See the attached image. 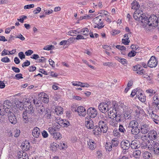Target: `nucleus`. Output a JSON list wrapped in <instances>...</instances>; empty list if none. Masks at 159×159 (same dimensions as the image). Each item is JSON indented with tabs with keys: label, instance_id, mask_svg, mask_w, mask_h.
I'll return each mask as SVG.
<instances>
[{
	"label": "nucleus",
	"instance_id": "f257e3e1",
	"mask_svg": "<svg viewBox=\"0 0 159 159\" xmlns=\"http://www.w3.org/2000/svg\"><path fill=\"white\" fill-rule=\"evenodd\" d=\"M145 22H144L143 25L146 26L148 25L149 26L156 27L158 25V19L157 17L155 15L153 14L148 17L146 16L145 17Z\"/></svg>",
	"mask_w": 159,
	"mask_h": 159
},
{
	"label": "nucleus",
	"instance_id": "f03ea898",
	"mask_svg": "<svg viewBox=\"0 0 159 159\" xmlns=\"http://www.w3.org/2000/svg\"><path fill=\"white\" fill-rule=\"evenodd\" d=\"M12 106V103L10 100H7L4 101L3 104L0 103V116L6 115L5 111L7 109H9L10 111H12L11 107Z\"/></svg>",
	"mask_w": 159,
	"mask_h": 159
},
{
	"label": "nucleus",
	"instance_id": "7ed1b4c3",
	"mask_svg": "<svg viewBox=\"0 0 159 159\" xmlns=\"http://www.w3.org/2000/svg\"><path fill=\"white\" fill-rule=\"evenodd\" d=\"M133 16L135 20L139 21H141L143 24L144 22H145L146 15L145 14H143L142 11L140 10H136Z\"/></svg>",
	"mask_w": 159,
	"mask_h": 159
},
{
	"label": "nucleus",
	"instance_id": "20e7f679",
	"mask_svg": "<svg viewBox=\"0 0 159 159\" xmlns=\"http://www.w3.org/2000/svg\"><path fill=\"white\" fill-rule=\"evenodd\" d=\"M12 111H10L9 109H7L5 111L6 114H7L8 120L12 124L15 125L17 122V119L14 113Z\"/></svg>",
	"mask_w": 159,
	"mask_h": 159
},
{
	"label": "nucleus",
	"instance_id": "39448f33",
	"mask_svg": "<svg viewBox=\"0 0 159 159\" xmlns=\"http://www.w3.org/2000/svg\"><path fill=\"white\" fill-rule=\"evenodd\" d=\"M102 16L99 15L93 19V21L96 24L94 27V28H97L98 29H100L104 27V25H102L103 23L102 21Z\"/></svg>",
	"mask_w": 159,
	"mask_h": 159
},
{
	"label": "nucleus",
	"instance_id": "423d86ee",
	"mask_svg": "<svg viewBox=\"0 0 159 159\" xmlns=\"http://www.w3.org/2000/svg\"><path fill=\"white\" fill-rule=\"evenodd\" d=\"M152 147H151V150H153V152L157 156L159 155V143L156 141L152 140Z\"/></svg>",
	"mask_w": 159,
	"mask_h": 159
},
{
	"label": "nucleus",
	"instance_id": "0eeeda50",
	"mask_svg": "<svg viewBox=\"0 0 159 159\" xmlns=\"http://www.w3.org/2000/svg\"><path fill=\"white\" fill-rule=\"evenodd\" d=\"M140 131L143 134H145L150 131L151 127L149 124L144 122H142L140 124Z\"/></svg>",
	"mask_w": 159,
	"mask_h": 159
},
{
	"label": "nucleus",
	"instance_id": "6e6552de",
	"mask_svg": "<svg viewBox=\"0 0 159 159\" xmlns=\"http://www.w3.org/2000/svg\"><path fill=\"white\" fill-rule=\"evenodd\" d=\"M84 124L87 129H91L93 128L94 123L93 120L90 117H86L85 118Z\"/></svg>",
	"mask_w": 159,
	"mask_h": 159
},
{
	"label": "nucleus",
	"instance_id": "1a4fd4ad",
	"mask_svg": "<svg viewBox=\"0 0 159 159\" xmlns=\"http://www.w3.org/2000/svg\"><path fill=\"white\" fill-rule=\"evenodd\" d=\"M87 113L90 118H94L97 116L98 112L94 108L90 107L88 109Z\"/></svg>",
	"mask_w": 159,
	"mask_h": 159
},
{
	"label": "nucleus",
	"instance_id": "9d476101",
	"mask_svg": "<svg viewBox=\"0 0 159 159\" xmlns=\"http://www.w3.org/2000/svg\"><path fill=\"white\" fill-rule=\"evenodd\" d=\"M98 108L101 112L103 113L106 112L107 111H109L111 108H109L107 104L104 102L101 103L98 106Z\"/></svg>",
	"mask_w": 159,
	"mask_h": 159
},
{
	"label": "nucleus",
	"instance_id": "9b49d317",
	"mask_svg": "<svg viewBox=\"0 0 159 159\" xmlns=\"http://www.w3.org/2000/svg\"><path fill=\"white\" fill-rule=\"evenodd\" d=\"M157 64V61L154 56H152L148 62V66L150 68L155 67Z\"/></svg>",
	"mask_w": 159,
	"mask_h": 159
},
{
	"label": "nucleus",
	"instance_id": "f8f14e48",
	"mask_svg": "<svg viewBox=\"0 0 159 159\" xmlns=\"http://www.w3.org/2000/svg\"><path fill=\"white\" fill-rule=\"evenodd\" d=\"M98 126L102 130L103 133H106L107 132L108 127L107 125L106 122L103 120H100L98 123Z\"/></svg>",
	"mask_w": 159,
	"mask_h": 159
},
{
	"label": "nucleus",
	"instance_id": "ddd939ff",
	"mask_svg": "<svg viewBox=\"0 0 159 159\" xmlns=\"http://www.w3.org/2000/svg\"><path fill=\"white\" fill-rule=\"evenodd\" d=\"M33 114L30 113L26 111H24L23 113V121L25 123H27L29 122V120L31 118Z\"/></svg>",
	"mask_w": 159,
	"mask_h": 159
},
{
	"label": "nucleus",
	"instance_id": "4468645a",
	"mask_svg": "<svg viewBox=\"0 0 159 159\" xmlns=\"http://www.w3.org/2000/svg\"><path fill=\"white\" fill-rule=\"evenodd\" d=\"M130 146V143L127 140H124L121 141L120 147L123 150H126L128 149Z\"/></svg>",
	"mask_w": 159,
	"mask_h": 159
},
{
	"label": "nucleus",
	"instance_id": "2eb2a0df",
	"mask_svg": "<svg viewBox=\"0 0 159 159\" xmlns=\"http://www.w3.org/2000/svg\"><path fill=\"white\" fill-rule=\"evenodd\" d=\"M86 109L82 106H80L78 107V113L80 116H85L86 114Z\"/></svg>",
	"mask_w": 159,
	"mask_h": 159
},
{
	"label": "nucleus",
	"instance_id": "dca6fc26",
	"mask_svg": "<svg viewBox=\"0 0 159 159\" xmlns=\"http://www.w3.org/2000/svg\"><path fill=\"white\" fill-rule=\"evenodd\" d=\"M121 116V115L120 114L116 112L112 115V116H111L110 118H112L114 120H115L117 122H120L122 120Z\"/></svg>",
	"mask_w": 159,
	"mask_h": 159
},
{
	"label": "nucleus",
	"instance_id": "f3484780",
	"mask_svg": "<svg viewBox=\"0 0 159 159\" xmlns=\"http://www.w3.org/2000/svg\"><path fill=\"white\" fill-rule=\"evenodd\" d=\"M157 134L156 131L152 130H150L148 134V136L150 139L155 140L157 137Z\"/></svg>",
	"mask_w": 159,
	"mask_h": 159
},
{
	"label": "nucleus",
	"instance_id": "a211bd4d",
	"mask_svg": "<svg viewBox=\"0 0 159 159\" xmlns=\"http://www.w3.org/2000/svg\"><path fill=\"white\" fill-rule=\"evenodd\" d=\"M159 104V100L158 94H155L153 97V101L152 102V105L155 107H157L158 110L159 109V106H158Z\"/></svg>",
	"mask_w": 159,
	"mask_h": 159
},
{
	"label": "nucleus",
	"instance_id": "6ab92c4d",
	"mask_svg": "<svg viewBox=\"0 0 159 159\" xmlns=\"http://www.w3.org/2000/svg\"><path fill=\"white\" fill-rule=\"evenodd\" d=\"M140 146L139 142L136 140L132 141L130 143V147L133 149H138Z\"/></svg>",
	"mask_w": 159,
	"mask_h": 159
},
{
	"label": "nucleus",
	"instance_id": "aec40b11",
	"mask_svg": "<svg viewBox=\"0 0 159 159\" xmlns=\"http://www.w3.org/2000/svg\"><path fill=\"white\" fill-rule=\"evenodd\" d=\"M93 132L94 135H100L102 132V130L100 129V128L98 125L93 126Z\"/></svg>",
	"mask_w": 159,
	"mask_h": 159
},
{
	"label": "nucleus",
	"instance_id": "412c9836",
	"mask_svg": "<svg viewBox=\"0 0 159 159\" xmlns=\"http://www.w3.org/2000/svg\"><path fill=\"white\" fill-rule=\"evenodd\" d=\"M39 129L38 127H36L34 128L32 131L33 136L36 138H38L40 135L39 132Z\"/></svg>",
	"mask_w": 159,
	"mask_h": 159
},
{
	"label": "nucleus",
	"instance_id": "4be33fe9",
	"mask_svg": "<svg viewBox=\"0 0 159 159\" xmlns=\"http://www.w3.org/2000/svg\"><path fill=\"white\" fill-rule=\"evenodd\" d=\"M143 156L144 159H152V154L148 151L144 152L143 153Z\"/></svg>",
	"mask_w": 159,
	"mask_h": 159
},
{
	"label": "nucleus",
	"instance_id": "5701e85b",
	"mask_svg": "<svg viewBox=\"0 0 159 159\" xmlns=\"http://www.w3.org/2000/svg\"><path fill=\"white\" fill-rule=\"evenodd\" d=\"M36 109L38 113L39 114V115H41L44 112H45L46 110L44 107L43 106H39V107H36Z\"/></svg>",
	"mask_w": 159,
	"mask_h": 159
},
{
	"label": "nucleus",
	"instance_id": "b1692460",
	"mask_svg": "<svg viewBox=\"0 0 159 159\" xmlns=\"http://www.w3.org/2000/svg\"><path fill=\"white\" fill-rule=\"evenodd\" d=\"M51 113V111L50 109L46 108L45 112V117L48 119H51L52 118Z\"/></svg>",
	"mask_w": 159,
	"mask_h": 159
},
{
	"label": "nucleus",
	"instance_id": "393cba45",
	"mask_svg": "<svg viewBox=\"0 0 159 159\" xmlns=\"http://www.w3.org/2000/svg\"><path fill=\"white\" fill-rule=\"evenodd\" d=\"M132 6L131 9L135 10H138V9L140 7V5L136 1H134L131 4Z\"/></svg>",
	"mask_w": 159,
	"mask_h": 159
},
{
	"label": "nucleus",
	"instance_id": "a878e982",
	"mask_svg": "<svg viewBox=\"0 0 159 159\" xmlns=\"http://www.w3.org/2000/svg\"><path fill=\"white\" fill-rule=\"evenodd\" d=\"M26 143H24L23 142L21 144V147L23 149H24L25 151H27L29 149L30 146V143L29 142H26Z\"/></svg>",
	"mask_w": 159,
	"mask_h": 159
},
{
	"label": "nucleus",
	"instance_id": "bb28decb",
	"mask_svg": "<svg viewBox=\"0 0 159 159\" xmlns=\"http://www.w3.org/2000/svg\"><path fill=\"white\" fill-rule=\"evenodd\" d=\"M115 58L123 65H125V64H127V60L124 58L116 56L115 57Z\"/></svg>",
	"mask_w": 159,
	"mask_h": 159
},
{
	"label": "nucleus",
	"instance_id": "cd10ccee",
	"mask_svg": "<svg viewBox=\"0 0 159 159\" xmlns=\"http://www.w3.org/2000/svg\"><path fill=\"white\" fill-rule=\"evenodd\" d=\"M139 125L138 122L136 120H133L130 121L129 124V127L131 128L138 127Z\"/></svg>",
	"mask_w": 159,
	"mask_h": 159
},
{
	"label": "nucleus",
	"instance_id": "c85d7f7f",
	"mask_svg": "<svg viewBox=\"0 0 159 159\" xmlns=\"http://www.w3.org/2000/svg\"><path fill=\"white\" fill-rule=\"evenodd\" d=\"M141 154V151L139 150H135L133 153V156L136 158H139Z\"/></svg>",
	"mask_w": 159,
	"mask_h": 159
},
{
	"label": "nucleus",
	"instance_id": "c756f323",
	"mask_svg": "<svg viewBox=\"0 0 159 159\" xmlns=\"http://www.w3.org/2000/svg\"><path fill=\"white\" fill-rule=\"evenodd\" d=\"M48 130L50 134L52 136L57 131L53 126L49 127Z\"/></svg>",
	"mask_w": 159,
	"mask_h": 159
},
{
	"label": "nucleus",
	"instance_id": "7c9ffc66",
	"mask_svg": "<svg viewBox=\"0 0 159 159\" xmlns=\"http://www.w3.org/2000/svg\"><path fill=\"white\" fill-rule=\"evenodd\" d=\"M111 143L113 147H116L118 145L119 141L116 138H114L111 141Z\"/></svg>",
	"mask_w": 159,
	"mask_h": 159
},
{
	"label": "nucleus",
	"instance_id": "2f4dec72",
	"mask_svg": "<svg viewBox=\"0 0 159 159\" xmlns=\"http://www.w3.org/2000/svg\"><path fill=\"white\" fill-rule=\"evenodd\" d=\"M112 146L111 143H106L105 145V148L107 151H111L112 150Z\"/></svg>",
	"mask_w": 159,
	"mask_h": 159
},
{
	"label": "nucleus",
	"instance_id": "473e14b6",
	"mask_svg": "<svg viewBox=\"0 0 159 159\" xmlns=\"http://www.w3.org/2000/svg\"><path fill=\"white\" fill-rule=\"evenodd\" d=\"M32 101L36 107H39V106H41V101L39 100V98H34L33 99Z\"/></svg>",
	"mask_w": 159,
	"mask_h": 159
},
{
	"label": "nucleus",
	"instance_id": "72a5a7b5",
	"mask_svg": "<svg viewBox=\"0 0 159 159\" xmlns=\"http://www.w3.org/2000/svg\"><path fill=\"white\" fill-rule=\"evenodd\" d=\"M140 129H138V127L132 128L131 131L132 134L134 135L138 134L140 132Z\"/></svg>",
	"mask_w": 159,
	"mask_h": 159
},
{
	"label": "nucleus",
	"instance_id": "f704fd0d",
	"mask_svg": "<svg viewBox=\"0 0 159 159\" xmlns=\"http://www.w3.org/2000/svg\"><path fill=\"white\" fill-rule=\"evenodd\" d=\"M55 111L57 114H60L63 113V109L60 107H57L55 109Z\"/></svg>",
	"mask_w": 159,
	"mask_h": 159
},
{
	"label": "nucleus",
	"instance_id": "c9c22d12",
	"mask_svg": "<svg viewBox=\"0 0 159 159\" xmlns=\"http://www.w3.org/2000/svg\"><path fill=\"white\" fill-rule=\"evenodd\" d=\"M149 114L151 116L153 121L156 120L157 121H159L158 120V116L154 114L153 111H151L150 113H149Z\"/></svg>",
	"mask_w": 159,
	"mask_h": 159
},
{
	"label": "nucleus",
	"instance_id": "e433bc0d",
	"mask_svg": "<svg viewBox=\"0 0 159 159\" xmlns=\"http://www.w3.org/2000/svg\"><path fill=\"white\" fill-rule=\"evenodd\" d=\"M25 111H26L27 112L32 114H33L34 112L33 107L31 104H30L28 107H26Z\"/></svg>",
	"mask_w": 159,
	"mask_h": 159
},
{
	"label": "nucleus",
	"instance_id": "4c0bfd02",
	"mask_svg": "<svg viewBox=\"0 0 159 159\" xmlns=\"http://www.w3.org/2000/svg\"><path fill=\"white\" fill-rule=\"evenodd\" d=\"M82 33V34L85 35L86 36H88L89 34V31L88 29L86 28H84L80 30Z\"/></svg>",
	"mask_w": 159,
	"mask_h": 159
},
{
	"label": "nucleus",
	"instance_id": "58836bf2",
	"mask_svg": "<svg viewBox=\"0 0 159 159\" xmlns=\"http://www.w3.org/2000/svg\"><path fill=\"white\" fill-rule=\"evenodd\" d=\"M140 95H138L137 97L138 98L139 100L143 102H144L146 101V98L145 96H144V95L143 94V93H141Z\"/></svg>",
	"mask_w": 159,
	"mask_h": 159
},
{
	"label": "nucleus",
	"instance_id": "ea45409f",
	"mask_svg": "<svg viewBox=\"0 0 159 159\" xmlns=\"http://www.w3.org/2000/svg\"><path fill=\"white\" fill-rule=\"evenodd\" d=\"M52 136L56 140L60 139L62 138L61 134L57 131Z\"/></svg>",
	"mask_w": 159,
	"mask_h": 159
},
{
	"label": "nucleus",
	"instance_id": "a19ab883",
	"mask_svg": "<svg viewBox=\"0 0 159 159\" xmlns=\"http://www.w3.org/2000/svg\"><path fill=\"white\" fill-rule=\"evenodd\" d=\"M61 124H63L64 127H67L70 125L69 122L67 121L65 119H63L62 120Z\"/></svg>",
	"mask_w": 159,
	"mask_h": 159
},
{
	"label": "nucleus",
	"instance_id": "79ce46f5",
	"mask_svg": "<svg viewBox=\"0 0 159 159\" xmlns=\"http://www.w3.org/2000/svg\"><path fill=\"white\" fill-rule=\"evenodd\" d=\"M130 41L129 37H128L127 38H125V39H122V43L125 45H128Z\"/></svg>",
	"mask_w": 159,
	"mask_h": 159
},
{
	"label": "nucleus",
	"instance_id": "37998d69",
	"mask_svg": "<svg viewBox=\"0 0 159 159\" xmlns=\"http://www.w3.org/2000/svg\"><path fill=\"white\" fill-rule=\"evenodd\" d=\"M111 108V110H110V111L109 112L108 111V113H110V114L111 115L110 116H112V115L114 113H115L116 112L118 113V110L112 108Z\"/></svg>",
	"mask_w": 159,
	"mask_h": 159
},
{
	"label": "nucleus",
	"instance_id": "c03bdc74",
	"mask_svg": "<svg viewBox=\"0 0 159 159\" xmlns=\"http://www.w3.org/2000/svg\"><path fill=\"white\" fill-rule=\"evenodd\" d=\"M112 108L118 110L119 106L117 102L115 101L112 102Z\"/></svg>",
	"mask_w": 159,
	"mask_h": 159
},
{
	"label": "nucleus",
	"instance_id": "a18cd8bd",
	"mask_svg": "<svg viewBox=\"0 0 159 159\" xmlns=\"http://www.w3.org/2000/svg\"><path fill=\"white\" fill-rule=\"evenodd\" d=\"M41 8L39 7H38L34 10L33 13L34 14H37L39 13L41 11Z\"/></svg>",
	"mask_w": 159,
	"mask_h": 159
},
{
	"label": "nucleus",
	"instance_id": "49530a36",
	"mask_svg": "<svg viewBox=\"0 0 159 159\" xmlns=\"http://www.w3.org/2000/svg\"><path fill=\"white\" fill-rule=\"evenodd\" d=\"M54 48V46L53 45H48L44 47L43 49L47 50H51L52 48Z\"/></svg>",
	"mask_w": 159,
	"mask_h": 159
},
{
	"label": "nucleus",
	"instance_id": "de8ad7c7",
	"mask_svg": "<svg viewBox=\"0 0 159 159\" xmlns=\"http://www.w3.org/2000/svg\"><path fill=\"white\" fill-rule=\"evenodd\" d=\"M1 61L3 62L7 63L10 62V60L7 57H5L1 59Z\"/></svg>",
	"mask_w": 159,
	"mask_h": 159
},
{
	"label": "nucleus",
	"instance_id": "09e8293b",
	"mask_svg": "<svg viewBox=\"0 0 159 159\" xmlns=\"http://www.w3.org/2000/svg\"><path fill=\"white\" fill-rule=\"evenodd\" d=\"M136 53V52L134 51H131L128 54V56L130 57H134Z\"/></svg>",
	"mask_w": 159,
	"mask_h": 159
},
{
	"label": "nucleus",
	"instance_id": "8fccbe9b",
	"mask_svg": "<svg viewBox=\"0 0 159 159\" xmlns=\"http://www.w3.org/2000/svg\"><path fill=\"white\" fill-rule=\"evenodd\" d=\"M30 62L29 61L26 60L23 63L22 65V66L23 67L28 66L30 65Z\"/></svg>",
	"mask_w": 159,
	"mask_h": 159
},
{
	"label": "nucleus",
	"instance_id": "3c124183",
	"mask_svg": "<svg viewBox=\"0 0 159 159\" xmlns=\"http://www.w3.org/2000/svg\"><path fill=\"white\" fill-rule=\"evenodd\" d=\"M111 32L112 35L115 36L119 34L120 32V31L118 30H113L111 31Z\"/></svg>",
	"mask_w": 159,
	"mask_h": 159
},
{
	"label": "nucleus",
	"instance_id": "603ef678",
	"mask_svg": "<svg viewBox=\"0 0 159 159\" xmlns=\"http://www.w3.org/2000/svg\"><path fill=\"white\" fill-rule=\"evenodd\" d=\"M119 127V130L120 132L123 133H124L126 132V130L124 128L122 125H120Z\"/></svg>",
	"mask_w": 159,
	"mask_h": 159
},
{
	"label": "nucleus",
	"instance_id": "864d4df0",
	"mask_svg": "<svg viewBox=\"0 0 159 159\" xmlns=\"http://www.w3.org/2000/svg\"><path fill=\"white\" fill-rule=\"evenodd\" d=\"M18 56L19 57L21 60L25 58V56L23 52H21L18 53Z\"/></svg>",
	"mask_w": 159,
	"mask_h": 159
},
{
	"label": "nucleus",
	"instance_id": "5fc2aeb1",
	"mask_svg": "<svg viewBox=\"0 0 159 159\" xmlns=\"http://www.w3.org/2000/svg\"><path fill=\"white\" fill-rule=\"evenodd\" d=\"M86 38H85L83 35L81 34H79L77 35L76 37L75 38V39L78 40H80L81 39H86Z\"/></svg>",
	"mask_w": 159,
	"mask_h": 159
},
{
	"label": "nucleus",
	"instance_id": "6e6d98bb",
	"mask_svg": "<svg viewBox=\"0 0 159 159\" xmlns=\"http://www.w3.org/2000/svg\"><path fill=\"white\" fill-rule=\"evenodd\" d=\"M34 7V4H29L25 6L24 9H29L33 8Z\"/></svg>",
	"mask_w": 159,
	"mask_h": 159
},
{
	"label": "nucleus",
	"instance_id": "4d7b16f0",
	"mask_svg": "<svg viewBox=\"0 0 159 159\" xmlns=\"http://www.w3.org/2000/svg\"><path fill=\"white\" fill-rule=\"evenodd\" d=\"M46 59L43 57H41V59H38L37 61V62H45Z\"/></svg>",
	"mask_w": 159,
	"mask_h": 159
},
{
	"label": "nucleus",
	"instance_id": "13d9d810",
	"mask_svg": "<svg viewBox=\"0 0 159 159\" xmlns=\"http://www.w3.org/2000/svg\"><path fill=\"white\" fill-rule=\"evenodd\" d=\"M33 52H34L33 50H29L25 52V54L27 56H29L31 55Z\"/></svg>",
	"mask_w": 159,
	"mask_h": 159
},
{
	"label": "nucleus",
	"instance_id": "bf43d9fd",
	"mask_svg": "<svg viewBox=\"0 0 159 159\" xmlns=\"http://www.w3.org/2000/svg\"><path fill=\"white\" fill-rule=\"evenodd\" d=\"M135 90H136V93L137 97L138 96V95H140L139 94H140L141 93H142L143 92V91L141 89H139L138 88L136 89Z\"/></svg>",
	"mask_w": 159,
	"mask_h": 159
},
{
	"label": "nucleus",
	"instance_id": "052dcab7",
	"mask_svg": "<svg viewBox=\"0 0 159 159\" xmlns=\"http://www.w3.org/2000/svg\"><path fill=\"white\" fill-rule=\"evenodd\" d=\"M12 70L15 73H19L20 71L19 68L15 66H12Z\"/></svg>",
	"mask_w": 159,
	"mask_h": 159
},
{
	"label": "nucleus",
	"instance_id": "680f3d73",
	"mask_svg": "<svg viewBox=\"0 0 159 159\" xmlns=\"http://www.w3.org/2000/svg\"><path fill=\"white\" fill-rule=\"evenodd\" d=\"M139 75H143L146 73V71L144 69H141L136 72Z\"/></svg>",
	"mask_w": 159,
	"mask_h": 159
},
{
	"label": "nucleus",
	"instance_id": "e2e57ef3",
	"mask_svg": "<svg viewBox=\"0 0 159 159\" xmlns=\"http://www.w3.org/2000/svg\"><path fill=\"white\" fill-rule=\"evenodd\" d=\"M42 135L44 138H46L48 136V134L47 132L44 130L42 133Z\"/></svg>",
	"mask_w": 159,
	"mask_h": 159
},
{
	"label": "nucleus",
	"instance_id": "0e129e2a",
	"mask_svg": "<svg viewBox=\"0 0 159 159\" xmlns=\"http://www.w3.org/2000/svg\"><path fill=\"white\" fill-rule=\"evenodd\" d=\"M36 69V67L34 66H31L29 67L28 70L30 72H33Z\"/></svg>",
	"mask_w": 159,
	"mask_h": 159
},
{
	"label": "nucleus",
	"instance_id": "69168bd1",
	"mask_svg": "<svg viewBox=\"0 0 159 159\" xmlns=\"http://www.w3.org/2000/svg\"><path fill=\"white\" fill-rule=\"evenodd\" d=\"M45 12V15H49V14H52L53 12V11L52 10H49L48 11L47 10H44V11Z\"/></svg>",
	"mask_w": 159,
	"mask_h": 159
},
{
	"label": "nucleus",
	"instance_id": "338daca9",
	"mask_svg": "<svg viewBox=\"0 0 159 159\" xmlns=\"http://www.w3.org/2000/svg\"><path fill=\"white\" fill-rule=\"evenodd\" d=\"M31 58L35 60H38V58H39V57L38 55L36 54H34L31 57Z\"/></svg>",
	"mask_w": 159,
	"mask_h": 159
},
{
	"label": "nucleus",
	"instance_id": "774afa93",
	"mask_svg": "<svg viewBox=\"0 0 159 159\" xmlns=\"http://www.w3.org/2000/svg\"><path fill=\"white\" fill-rule=\"evenodd\" d=\"M103 65L104 66H107L109 67L112 66L113 65V63L111 62H104Z\"/></svg>",
	"mask_w": 159,
	"mask_h": 159
}]
</instances>
